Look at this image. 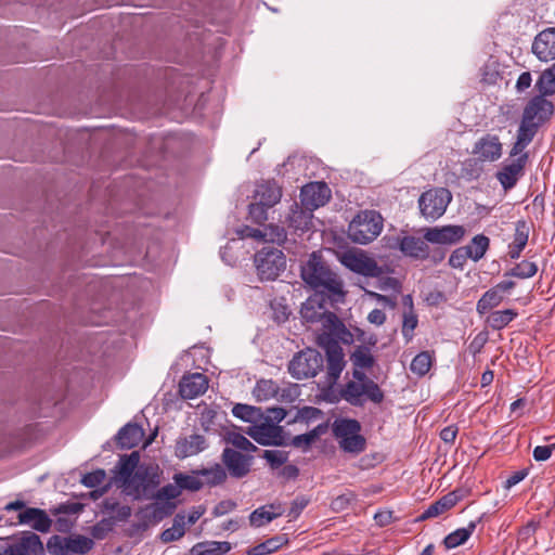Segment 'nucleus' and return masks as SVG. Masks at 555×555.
<instances>
[{"label": "nucleus", "mask_w": 555, "mask_h": 555, "mask_svg": "<svg viewBox=\"0 0 555 555\" xmlns=\"http://www.w3.org/2000/svg\"><path fill=\"white\" fill-rule=\"evenodd\" d=\"M353 364L361 369H367L373 365V357L364 350H358L352 354Z\"/></svg>", "instance_id": "052dcab7"}, {"label": "nucleus", "mask_w": 555, "mask_h": 555, "mask_svg": "<svg viewBox=\"0 0 555 555\" xmlns=\"http://www.w3.org/2000/svg\"><path fill=\"white\" fill-rule=\"evenodd\" d=\"M465 235L462 225H443L428 228L425 231V240L433 244L451 245L460 242Z\"/></svg>", "instance_id": "4be33fe9"}, {"label": "nucleus", "mask_w": 555, "mask_h": 555, "mask_svg": "<svg viewBox=\"0 0 555 555\" xmlns=\"http://www.w3.org/2000/svg\"><path fill=\"white\" fill-rule=\"evenodd\" d=\"M476 529V522L470 521L465 528H460L444 538L447 548H454L465 543Z\"/></svg>", "instance_id": "4c0bfd02"}, {"label": "nucleus", "mask_w": 555, "mask_h": 555, "mask_svg": "<svg viewBox=\"0 0 555 555\" xmlns=\"http://www.w3.org/2000/svg\"><path fill=\"white\" fill-rule=\"evenodd\" d=\"M538 271V267L534 262L524 260L516 264L511 271L506 272V276H515L519 279L532 278Z\"/></svg>", "instance_id": "49530a36"}, {"label": "nucleus", "mask_w": 555, "mask_h": 555, "mask_svg": "<svg viewBox=\"0 0 555 555\" xmlns=\"http://www.w3.org/2000/svg\"><path fill=\"white\" fill-rule=\"evenodd\" d=\"M341 396L352 405H361L364 399L374 403H380L384 400V392L373 380L365 383L348 382L341 391Z\"/></svg>", "instance_id": "f8f14e48"}, {"label": "nucleus", "mask_w": 555, "mask_h": 555, "mask_svg": "<svg viewBox=\"0 0 555 555\" xmlns=\"http://www.w3.org/2000/svg\"><path fill=\"white\" fill-rule=\"evenodd\" d=\"M531 51L541 62L555 61V27L541 30L532 41Z\"/></svg>", "instance_id": "6ab92c4d"}, {"label": "nucleus", "mask_w": 555, "mask_h": 555, "mask_svg": "<svg viewBox=\"0 0 555 555\" xmlns=\"http://www.w3.org/2000/svg\"><path fill=\"white\" fill-rule=\"evenodd\" d=\"M232 413L235 417L250 423L251 425L263 414L259 408L241 403L233 406Z\"/></svg>", "instance_id": "79ce46f5"}, {"label": "nucleus", "mask_w": 555, "mask_h": 555, "mask_svg": "<svg viewBox=\"0 0 555 555\" xmlns=\"http://www.w3.org/2000/svg\"><path fill=\"white\" fill-rule=\"evenodd\" d=\"M139 460L140 456L138 452H132L130 455L125 456L120 460V468L118 476V480L120 481V483H122L124 479H127L128 476H133V473L140 466Z\"/></svg>", "instance_id": "37998d69"}, {"label": "nucleus", "mask_w": 555, "mask_h": 555, "mask_svg": "<svg viewBox=\"0 0 555 555\" xmlns=\"http://www.w3.org/2000/svg\"><path fill=\"white\" fill-rule=\"evenodd\" d=\"M532 76L530 72H524L519 75L515 89L518 93H522L531 87Z\"/></svg>", "instance_id": "0e129e2a"}, {"label": "nucleus", "mask_w": 555, "mask_h": 555, "mask_svg": "<svg viewBox=\"0 0 555 555\" xmlns=\"http://www.w3.org/2000/svg\"><path fill=\"white\" fill-rule=\"evenodd\" d=\"M269 554L280 550L283 545L288 543L286 534H279L264 541Z\"/></svg>", "instance_id": "e2e57ef3"}, {"label": "nucleus", "mask_w": 555, "mask_h": 555, "mask_svg": "<svg viewBox=\"0 0 555 555\" xmlns=\"http://www.w3.org/2000/svg\"><path fill=\"white\" fill-rule=\"evenodd\" d=\"M144 431L137 424L125 425L117 434V443L121 449H132L143 439Z\"/></svg>", "instance_id": "2f4dec72"}, {"label": "nucleus", "mask_w": 555, "mask_h": 555, "mask_svg": "<svg viewBox=\"0 0 555 555\" xmlns=\"http://www.w3.org/2000/svg\"><path fill=\"white\" fill-rule=\"evenodd\" d=\"M5 555H42L44 547L35 532L24 531L3 550Z\"/></svg>", "instance_id": "4468645a"}, {"label": "nucleus", "mask_w": 555, "mask_h": 555, "mask_svg": "<svg viewBox=\"0 0 555 555\" xmlns=\"http://www.w3.org/2000/svg\"><path fill=\"white\" fill-rule=\"evenodd\" d=\"M468 258L469 256L465 247H461L451 254L449 263L452 268L461 269Z\"/></svg>", "instance_id": "680f3d73"}, {"label": "nucleus", "mask_w": 555, "mask_h": 555, "mask_svg": "<svg viewBox=\"0 0 555 555\" xmlns=\"http://www.w3.org/2000/svg\"><path fill=\"white\" fill-rule=\"evenodd\" d=\"M330 336L331 335H320L319 341L320 345L324 346L326 351L327 373L333 380H336L340 376L346 362L344 360V352L341 347Z\"/></svg>", "instance_id": "a211bd4d"}, {"label": "nucleus", "mask_w": 555, "mask_h": 555, "mask_svg": "<svg viewBox=\"0 0 555 555\" xmlns=\"http://www.w3.org/2000/svg\"><path fill=\"white\" fill-rule=\"evenodd\" d=\"M528 160V154L515 158L512 163L504 165L501 170L496 172V179L504 190L514 188L524 175V169Z\"/></svg>", "instance_id": "b1692460"}, {"label": "nucleus", "mask_w": 555, "mask_h": 555, "mask_svg": "<svg viewBox=\"0 0 555 555\" xmlns=\"http://www.w3.org/2000/svg\"><path fill=\"white\" fill-rule=\"evenodd\" d=\"M530 228L525 221H518L515 227L513 242L509 244L508 255L512 259L519 258L522 249L526 247L529 238Z\"/></svg>", "instance_id": "72a5a7b5"}, {"label": "nucleus", "mask_w": 555, "mask_h": 555, "mask_svg": "<svg viewBox=\"0 0 555 555\" xmlns=\"http://www.w3.org/2000/svg\"><path fill=\"white\" fill-rule=\"evenodd\" d=\"M383 230V218L374 210H365L358 214L348 227V237L357 243L365 245L375 240Z\"/></svg>", "instance_id": "423d86ee"}, {"label": "nucleus", "mask_w": 555, "mask_h": 555, "mask_svg": "<svg viewBox=\"0 0 555 555\" xmlns=\"http://www.w3.org/2000/svg\"><path fill=\"white\" fill-rule=\"evenodd\" d=\"M283 408H269L244 433L262 446H280L283 443V429L279 426L286 416Z\"/></svg>", "instance_id": "f03ea898"}, {"label": "nucleus", "mask_w": 555, "mask_h": 555, "mask_svg": "<svg viewBox=\"0 0 555 555\" xmlns=\"http://www.w3.org/2000/svg\"><path fill=\"white\" fill-rule=\"evenodd\" d=\"M517 317V312L513 309H505L492 312L487 322L494 330H501L511 323Z\"/></svg>", "instance_id": "a19ab883"}, {"label": "nucleus", "mask_w": 555, "mask_h": 555, "mask_svg": "<svg viewBox=\"0 0 555 555\" xmlns=\"http://www.w3.org/2000/svg\"><path fill=\"white\" fill-rule=\"evenodd\" d=\"M253 395L257 401H268L272 398L293 401L298 396V389L297 386H293L280 391L279 386L273 380L260 379L257 382Z\"/></svg>", "instance_id": "f3484780"}, {"label": "nucleus", "mask_w": 555, "mask_h": 555, "mask_svg": "<svg viewBox=\"0 0 555 555\" xmlns=\"http://www.w3.org/2000/svg\"><path fill=\"white\" fill-rule=\"evenodd\" d=\"M198 474L206 477V482L211 486L219 485L227 478L224 469L218 464L211 468L202 469Z\"/></svg>", "instance_id": "3c124183"}, {"label": "nucleus", "mask_w": 555, "mask_h": 555, "mask_svg": "<svg viewBox=\"0 0 555 555\" xmlns=\"http://www.w3.org/2000/svg\"><path fill=\"white\" fill-rule=\"evenodd\" d=\"M538 129L539 126L537 124L521 118L516 139L528 146L537 134Z\"/></svg>", "instance_id": "a18cd8bd"}, {"label": "nucleus", "mask_w": 555, "mask_h": 555, "mask_svg": "<svg viewBox=\"0 0 555 555\" xmlns=\"http://www.w3.org/2000/svg\"><path fill=\"white\" fill-rule=\"evenodd\" d=\"M283 514L281 505H264L255 509L249 516V522L254 527H262Z\"/></svg>", "instance_id": "473e14b6"}, {"label": "nucleus", "mask_w": 555, "mask_h": 555, "mask_svg": "<svg viewBox=\"0 0 555 555\" xmlns=\"http://www.w3.org/2000/svg\"><path fill=\"white\" fill-rule=\"evenodd\" d=\"M208 387V382L205 375L201 373H193L184 376L179 384V391L184 399H194L203 395Z\"/></svg>", "instance_id": "c85d7f7f"}, {"label": "nucleus", "mask_w": 555, "mask_h": 555, "mask_svg": "<svg viewBox=\"0 0 555 555\" xmlns=\"http://www.w3.org/2000/svg\"><path fill=\"white\" fill-rule=\"evenodd\" d=\"M472 154L481 163H494L503 155V144L499 135L486 133L475 142Z\"/></svg>", "instance_id": "ddd939ff"}, {"label": "nucleus", "mask_w": 555, "mask_h": 555, "mask_svg": "<svg viewBox=\"0 0 555 555\" xmlns=\"http://www.w3.org/2000/svg\"><path fill=\"white\" fill-rule=\"evenodd\" d=\"M452 201L451 192L446 188H433L418 198V207L421 215L429 221L439 219L446 212Z\"/></svg>", "instance_id": "0eeeda50"}, {"label": "nucleus", "mask_w": 555, "mask_h": 555, "mask_svg": "<svg viewBox=\"0 0 555 555\" xmlns=\"http://www.w3.org/2000/svg\"><path fill=\"white\" fill-rule=\"evenodd\" d=\"M534 87L539 95L546 98L547 95L555 94V63L541 73Z\"/></svg>", "instance_id": "e433bc0d"}, {"label": "nucleus", "mask_w": 555, "mask_h": 555, "mask_svg": "<svg viewBox=\"0 0 555 555\" xmlns=\"http://www.w3.org/2000/svg\"><path fill=\"white\" fill-rule=\"evenodd\" d=\"M222 459L224 465L233 477L241 478L249 472L250 456L243 455L233 449L225 448L222 453Z\"/></svg>", "instance_id": "cd10ccee"}, {"label": "nucleus", "mask_w": 555, "mask_h": 555, "mask_svg": "<svg viewBox=\"0 0 555 555\" xmlns=\"http://www.w3.org/2000/svg\"><path fill=\"white\" fill-rule=\"evenodd\" d=\"M181 494L180 487L178 483H169L160 488L155 494L153 493L152 499L160 502H171Z\"/></svg>", "instance_id": "603ef678"}, {"label": "nucleus", "mask_w": 555, "mask_h": 555, "mask_svg": "<svg viewBox=\"0 0 555 555\" xmlns=\"http://www.w3.org/2000/svg\"><path fill=\"white\" fill-rule=\"evenodd\" d=\"M240 238H253L258 242L283 243L286 240V232L278 225H269L263 230L254 229L248 225L236 230Z\"/></svg>", "instance_id": "5701e85b"}, {"label": "nucleus", "mask_w": 555, "mask_h": 555, "mask_svg": "<svg viewBox=\"0 0 555 555\" xmlns=\"http://www.w3.org/2000/svg\"><path fill=\"white\" fill-rule=\"evenodd\" d=\"M489 244L490 240L486 235L478 234L464 247L467 250L469 258L474 261H478L485 256L489 248Z\"/></svg>", "instance_id": "ea45409f"}, {"label": "nucleus", "mask_w": 555, "mask_h": 555, "mask_svg": "<svg viewBox=\"0 0 555 555\" xmlns=\"http://www.w3.org/2000/svg\"><path fill=\"white\" fill-rule=\"evenodd\" d=\"M106 474L103 469H96L94 472L83 475L81 482L88 488H95L103 483Z\"/></svg>", "instance_id": "4d7b16f0"}, {"label": "nucleus", "mask_w": 555, "mask_h": 555, "mask_svg": "<svg viewBox=\"0 0 555 555\" xmlns=\"http://www.w3.org/2000/svg\"><path fill=\"white\" fill-rule=\"evenodd\" d=\"M417 323V315L412 308L403 313L402 335L406 340L413 337V331L416 328Z\"/></svg>", "instance_id": "864d4df0"}, {"label": "nucleus", "mask_w": 555, "mask_h": 555, "mask_svg": "<svg viewBox=\"0 0 555 555\" xmlns=\"http://www.w3.org/2000/svg\"><path fill=\"white\" fill-rule=\"evenodd\" d=\"M270 207H267L262 205L260 202L254 199V202L249 205V216L253 221L257 223H262L268 219V209Z\"/></svg>", "instance_id": "6e6d98bb"}, {"label": "nucleus", "mask_w": 555, "mask_h": 555, "mask_svg": "<svg viewBox=\"0 0 555 555\" xmlns=\"http://www.w3.org/2000/svg\"><path fill=\"white\" fill-rule=\"evenodd\" d=\"M255 266L260 280L273 281L286 268V259L282 250L263 247L255 256Z\"/></svg>", "instance_id": "6e6552de"}, {"label": "nucleus", "mask_w": 555, "mask_h": 555, "mask_svg": "<svg viewBox=\"0 0 555 555\" xmlns=\"http://www.w3.org/2000/svg\"><path fill=\"white\" fill-rule=\"evenodd\" d=\"M173 481L178 483L181 491L183 489L197 491L203 487V482L194 475L179 473L173 476Z\"/></svg>", "instance_id": "09e8293b"}, {"label": "nucleus", "mask_w": 555, "mask_h": 555, "mask_svg": "<svg viewBox=\"0 0 555 555\" xmlns=\"http://www.w3.org/2000/svg\"><path fill=\"white\" fill-rule=\"evenodd\" d=\"M431 366V357L428 352L424 351L415 356L412 360L410 369L418 376L425 375Z\"/></svg>", "instance_id": "de8ad7c7"}, {"label": "nucleus", "mask_w": 555, "mask_h": 555, "mask_svg": "<svg viewBox=\"0 0 555 555\" xmlns=\"http://www.w3.org/2000/svg\"><path fill=\"white\" fill-rule=\"evenodd\" d=\"M461 499L462 494L460 491L450 492L442 496L440 500L429 505L428 508L420 516L418 519L425 520L433 517H437L452 508Z\"/></svg>", "instance_id": "7c9ffc66"}, {"label": "nucleus", "mask_w": 555, "mask_h": 555, "mask_svg": "<svg viewBox=\"0 0 555 555\" xmlns=\"http://www.w3.org/2000/svg\"><path fill=\"white\" fill-rule=\"evenodd\" d=\"M300 196L301 205L313 211L328 202L331 191L323 182H312L302 186Z\"/></svg>", "instance_id": "aec40b11"}, {"label": "nucleus", "mask_w": 555, "mask_h": 555, "mask_svg": "<svg viewBox=\"0 0 555 555\" xmlns=\"http://www.w3.org/2000/svg\"><path fill=\"white\" fill-rule=\"evenodd\" d=\"M378 287L382 291H393L396 293L400 292V283L395 278H385L380 280Z\"/></svg>", "instance_id": "338daca9"}, {"label": "nucleus", "mask_w": 555, "mask_h": 555, "mask_svg": "<svg viewBox=\"0 0 555 555\" xmlns=\"http://www.w3.org/2000/svg\"><path fill=\"white\" fill-rule=\"evenodd\" d=\"M328 300L327 294L315 292L302 304L300 313L307 322H321L324 328L322 335H338L343 324L335 313L328 311Z\"/></svg>", "instance_id": "7ed1b4c3"}, {"label": "nucleus", "mask_w": 555, "mask_h": 555, "mask_svg": "<svg viewBox=\"0 0 555 555\" xmlns=\"http://www.w3.org/2000/svg\"><path fill=\"white\" fill-rule=\"evenodd\" d=\"M312 219V210H308L307 208L299 207L297 204H294L291 208V214L288 215V223L289 227L295 230H306L310 227Z\"/></svg>", "instance_id": "f704fd0d"}, {"label": "nucleus", "mask_w": 555, "mask_h": 555, "mask_svg": "<svg viewBox=\"0 0 555 555\" xmlns=\"http://www.w3.org/2000/svg\"><path fill=\"white\" fill-rule=\"evenodd\" d=\"M320 427L311 430L310 433L298 435L293 438L295 447H309L320 435Z\"/></svg>", "instance_id": "bf43d9fd"}, {"label": "nucleus", "mask_w": 555, "mask_h": 555, "mask_svg": "<svg viewBox=\"0 0 555 555\" xmlns=\"http://www.w3.org/2000/svg\"><path fill=\"white\" fill-rule=\"evenodd\" d=\"M323 366L321 353L314 349H306L296 354L288 365V371L297 379L313 377Z\"/></svg>", "instance_id": "9d476101"}, {"label": "nucleus", "mask_w": 555, "mask_h": 555, "mask_svg": "<svg viewBox=\"0 0 555 555\" xmlns=\"http://www.w3.org/2000/svg\"><path fill=\"white\" fill-rule=\"evenodd\" d=\"M553 448L550 446H538L533 450V459L538 462L546 461L551 457Z\"/></svg>", "instance_id": "69168bd1"}, {"label": "nucleus", "mask_w": 555, "mask_h": 555, "mask_svg": "<svg viewBox=\"0 0 555 555\" xmlns=\"http://www.w3.org/2000/svg\"><path fill=\"white\" fill-rule=\"evenodd\" d=\"M176 507L177 505L173 502H160L158 500L142 507L138 513L140 518L138 530H146L151 526L158 524L164 518L171 515Z\"/></svg>", "instance_id": "2eb2a0df"}, {"label": "nucleus", "mask_w": 555, "mask_h": 555, "mask_svg": "<svg viewBox=\"0 0 555 555\" xmlns=\"http://www.w3.org/2000/svg\"><path fill=\"white\" fill-rule=\"evenodd\" d=\"M207 447V440L203 435L193 434L177 439L175 454L179 459H186L203 452Z\"/></svg>", "instance_id": "a878e982"}, {"label": "nucleus", "mask_w": 555, "mask_h": 555, "mask_svg": "<svg viewBox=\"0 0 555 555\" xmlns=\"http://www.w3.org/2000/svg\"><path fill=\"white\" fill-rule=\"evenodd\" d=\"M159 466L156 464L140 465L133 476H128L120 483L122 492L133 500L152 499L155 488L159 485Z\"/></svg>", "instance_id": "20e7f679"}, {"label": "nucleus", "mask_w": 555, "mask_h": 555, "mask_svg": "<svg viewBox=\"0 0 555 555\" xmlns=\"http://www.w3.org/2000/svg\"><path fill=\"white\" fill-rule=\"evenodd\" d=\"M282 197V189L273 181H263L256 186L254 199L267 207H273Z\"/></svg>", "instance_id": "c756f323"}, {"label": "nucleus", "mask_w": 555, "mask_h": 555, "mask_svg": "<svg viewBox=\"0 0 555 555\" xmlns=\"http://www.w3.org/2000/svg\"><path fill=\"white\" fill-rule=\"evenodd\" d=\"M515 287L514 281H502L488 289L478 300L476 310L485 314L494 307H498L504 299V295Z\"/></svg>", "instance_id": "412c9836"}, {"label": "nucleus", "mask_w": 555, "mask_h": 555, "mask_svg": "<svg viewBox=\"0 0 555 555\" xmlns=\"http://www.w3.org/2000/svg\"><path fill=\"white\" fill-rule=\"evenodd\" d=\"M231 550L229 542H203L195 544L189 555H222Z\"/></svg>", "instance_id": "c9c22d12"}, {"label": "nucleus", "mask_w": 555, "mask_h": 555, "mask_svg": "<svg viewBox=\"0 0 555 555\" xmlns=\"http://www.w3.org/2000/svg\"><path fill=\"white\" fill-rule=\"evenodd\" d=\"M227 443L232 444L234 448L246 451V452H255L257 447L251 443L243 434L231 430L228 431L224 436Z\"/></svg>", "instance_id": "c03bdc74"}, {"label": "nucleus", "mask_w": 555, "mask_h": 555, "mask_svg": "<svg viewBox=\"0 0 555 555\" xmlns=\"http://www.w3.org/2000/svg\"><path fill=\"white\" fill-rule=\"evenodd\" d=\"M337 258L347 269L364 276L377 278L384 272L382 267L361 249H348L338 253Z\"/></svg>", "instance_id": "1a4fd4ad"}, {"label": "nucleus", "mask_w": 555, "mask_h": 555, "mask_svg": "<svg viewBox=\"0 0 555 555\" xmlns=\"http://www.w3.org/2000/svg\"><path fill=\"white\" fill-rule=\"evenodd\" d=\"M332 431L344 452L357 455L365 450L366 440L361 435V425L357 420L337 418L332 425Z\"/></svg>", "instance_id": "39448f33"}, {"label": "nucleus", "mask_w": 555, "mask_h": 555, "mask_svg": "<svg viewBox=\"0 0 555 555\" xmlns=\"http://www.w3.org/2000/svg\"><path fill=\"white\" fill-rule=\"evenodd\" d=\"M93 546V541L83 535H52L47 542L48 552L52 555L86 554Z\"/></svg>", "instance_id": "9b49d317"}, {"label": "nucleus", "mask_w": 555, "mask_h": 555, "mask_svg": "<svg viewBox=\"0 0 555 555\" xmlns=\"http://www.w3.org/2000/svg\"><path fill=\"white\" fill-rule=\"evenodd\" d=\"M554 114L552 101L545 96L535 95L526 104L521 118L537 124L539 127L547 121Z\"/></svg>", "instance_id": "dca6fc26"}, {"label": "nucleus", "mask_w": 555, "mask_h": 555, "mask_svg": "<svg viewBox=\"0 0 555 555\" xmlns=\"http://www.w3.org/2000/svg\"><path fill=\"white\" fill-rule=\"evenodd\" d=\"M367 321L375 325H382L386 321V314L379 309H374L369 313Z\"/></svg>", "instance_id": "774afa93"}, {"label": "nucleus", "mask_w": 555, "mask_h": 555, "mask_svg": "<svg viewBox=\"0 0 555 555\" xmlns=\"http://www.w3.org/2000/svg\"><path fill=\"white\" fill-rule=\"evenodd\" d=\"M104 508L112 514V517L118 521L128 519L131 516L132 509L128 505H120L116 502L105 501Z\"/></svg>", "instance_id": "8fccbe9b"}, {"label": "nucleus", "mask_w": 555, "mask_h": 555, "mask_svg": "<svg viewBox=\"0 0 555 555\" xmlns=\"http://www.w3.org/2000/svg\"><path fill=\"white\" fill-rule=\"evenodd\" d=\"M263 459L273 467H279L287 461V454L281 450H266L263 452Z\"/></svg>", "instance_id": "13d9d810"}, {"label": "nucleus", "mask_w": 555, "mask_h": 555, "mask_svg": "<svg viewBox=\"0 0 555 555\" xmlns=\"http://www.w3.org/2000/svg\"><path fill=\"white\" fill-rule=\"evenodd\" d=\"M185 517L184 515L177 514L173 518L172 527L164 530L160 534V540L164 543H169L181 539L185 533Z\"/></svg>", "instance_id": "58836bf2"}, {"label": "nucleus", "mask_w": 555, "mask_h": 555, "mask_svg": "<svg viewBox=\"0 0 555 555\" xmlns=\"http://www.w3.org/2000/svg\"><path fill=\"white\" fill-rule=\"evenodd\" d=\"M356 500V494L351 491L343 493L331 502V509L335 513L346 511L349 505Z\"/></svg>", "instance_id": "5fc2aeb1"}, {"label": "nucleus", "mask_w": 555, "mask_h": 555, "mask_svg": "<svg viewBox=\"0 0 555 555\" xmlns=\"http://www.w3.org/2000/svg\"><path fill=\"white\" fill-rule=\"evenodd\" d=\"M18 524L26 525L34 530L47 533L52 527V519L46 511L37 507H27L17 515Z\"/></svg>", "instance_id": "393cba45"}, {"label": "nucleus", "mask_w": 555, "mask_h": 555, "mask_svg": "<svg viewBox=\"0 0 555 555\" xmlns=\"http://www.w3.org/2000/svg\"><path fill=\"white\" fill-rule=\"evenodd\" d=\"M301 278L317 292L327 294L331 302H338L344 299L343 281L328 268L318 253H312L301 267Z\"/></svg>", "instance_id": "f257e3e1"}, {"label": "nucleus", "mask_w": 555, "mask_h": 555, "mask_svg": "<svg viewBox=\"0 0 555 555\" xmlns=\"http://www.w3.org/2000/svg\"><path fill=\"white\" fill-rule=\"evenodd\" d=\"M396 246L406 257L425 259L429 255V246L425 236L404 235L397 238Z\"/></svg>", "instance_id": "bb28decb"}]
</instances>
